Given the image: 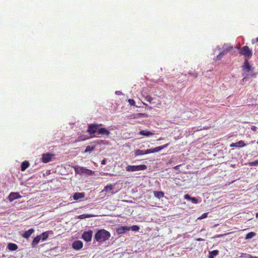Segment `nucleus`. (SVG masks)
Wrapping results in <instances>:
<instances>
[{
    "label": "nucleus",
    "instance_id": "25",
    "mask_svg": "<svg viewBox=\"0 0 258 258\" xmlns=\"http://www.w3.org/2000/svg\"><path fill=\"white\" fill-rule=\"evenodd\" d=\"M113 188V185L112 184H108L105 186L103 191L109 192L111 191Z\"/></svg>",
    "mask_w": 258,
    "mask_h": 258
},
{
    "label": "nucleus",
    "instance_id": "44",
    "mask_svg": "<svg viewBox=\"0 0 258 258\" xmlns=\"http://www.w3.org/2000/svg\"><path fill=\"white\" fill-rule=\"evenodd\" d=\"M106 163V159H104L103 160H102L101 161V164L102 165H104Z\"/></svg>",
    "mask_w": 258,
    "mask_h": 258
},
{
    "label": "nucleus",
    "instance_id": "53",
    "mask_svg": "<svg viewBox=\"0 0 258 258\" xmlns=\"http://www.w3.org/2000/svg\"><path fill=\"white\" fill-rule=\"evenodd\" d=\"M256 217H257V218L258 217V212L256 213Z\"/></svg>",
    "mask_w": 258,
    "mask_h": 258
},
{
    "label": "nucleus",
    "instance_id": "34",
    "mask_svg": "<svg viewBox=\"0 0 258 258\" xmlns=\"http://www.w3.org/2000/svg\"><path fill=\"white\" fill-rule=\"evenodd\" d=\"M192 197H191L189 195L186 194L184 196V198L187 200L190 201Z\"/></svg>",
    "mask_w": 258,
    "mask_h": 258
},
{
    "label": "nucleus",
    "instance_id": "8",
    "mask_svg": "<svg viewBox=\"0 0 258 258\" xmlns=\"http://www.w3.org/2000/svg\"><path fill=\"white\" fill-rule=\"evenodd\" d=\"M147 168V167L145 165H130V171H136L139 170H144Z\"/></svg>",
    "mask_w": 258,
    "mask_h": 258
},
{
    "label": "nucleus",
    "instance_id": "6",
    "mask_svg": "<svg viewBox=\"0 0 258 258\" xmlns=\"http://www.w3.org/2000/svg\"><path fill=\"white\" fill-rule=\"evenodd\" d=\"M101 124H91L89 125L88 128V132L90 133V134H93L95 133H98L99 126Z\"/></svg>",
    "mask_w": 258,
    "mask_h": 258
},
{
    "label": "nucleus",
    "instance_id": "13",
    "mask_svg": "<svg viewBox=\"0 0 258 258\" xmlns=\"http://www.w3.org/2000/svg\"><path fill=\"white\" fill-rule=\"evenodd\" d=\"M97 134L98 135L108 136L110 133V132L107 130L105 128L99 127Z\"/></svg>",
    "mask_w": 258,
    "mask_h": 258
},
{
    "label": "nucleus",
    "instance_id": "18",
    "mask_svg": "<svg viewBox=\"0 0 258 258\" xmlns=\"http://www.w3.org/2000/svg\"><path fill=\"white\" fill-rule=\"evenodd\" d=\"M30 165V164L28 161H23L21 166V171H25Z\"/></svg>",
    "mask_w": 258,
    "mask_h": 258
},
{
    "label": "nucleus",
    "instance_id": "26",
    "mask_svg": "<svg viewBox=\"0 0 258 258\" xmlns=\"http://www.w3.org/2000/svg\"><path fill=\"white\" fill-rule=\"evenodd\" d=\"M95 145H94V146H87L85 150L84 151V153H87L94 151L95 148Z\"/></svg>",
    "mask_w": 258,
    "mask_h": 258
},
{
    "label": "nucleus",
    "instance_id": "48",
    "mask_svg": "<svg viewBox=\"0 0 258 258\" xmlns=\"http://www.w3.org/2000/svg\"><path fill=\"white\" fill-rule=\"evenodd\" d=\"M126 168V171H129V170H130V168H129V165H128V166H127L126 167V168Z\"/></svg>",
    "mask_w": 258,
    "mask_h": 258
},
{
    "label": "nucleus",
    "instance_id": "41",
    "mask_svg": "<svg viewBox=\"0 0 258 258\" xmlns=\"http://www.w3.org/2000/svg\"><path fill=\"white\" fill-rule=\"evenodd\" d=\"M257 128L256 126H252L251 127V130L252 131L256 132L257 131Z\"/></svg>",
    "mask_w": 258,
    "mask_h": 258
},
{
    "label": "nucleus",
    "instance_id": "17",
    "mask_svg": "<svg viewBox=\"0 0 258 258\" xmlns=\"http://www.w3.org/2000/svg\"><path fill=\"white\" fill-rule=\"evenodd\" d=\"M139 134L146 137H149L150 136L153 135L154 133L150 131L142 130L140 132Z\"/></svg>",
    "mask_w": 258,
    "mask_h": 258
},
{
    "label": "nucleus",
    "instance_id": "49",
    "mask_svg": "<svg viewBox=\"0 0 258 258\" xmlns=\"http://www.w3.org/2000/svg\"><path fill=\"white\" fill-rule=\"evenodd\" d=\"M131 117L135 118V115H134V114L130 115V118H131Z\"/></svg>",
    "mask_w": 258,
    "mask_h": 258
},
{
    "label": "nucleus",
    "instance_id": "47",
    "mask_svg": "<svg viewBox=\"0 0 258 258\" xmlns=\"http://www.w3.org/2000/svg\"><path fill=\"white\" fill-rule=\"evenodd\" d=\"M249 258H258V256L250 255Z\"/></svg>",
    "mask_w": 258,
    "mask_h": 258
},
{
    "label": "nucleus",
    "instance_id": "29",
    "mask_svg": "<svg viewBox=\"0 0 258 258\" xmlns=\"http://www.w3.org/2000/svg\"><path fill=\"white\" fill-rule=\"evenodd\" d=\"M243 76H244V78L242 80V83H244V82H246L247 79L249 78V74L243 73Z\"/></svg>",
    "mask_w": 258,
    "mask_h": 258
},
{
    "label": "nucleus",
    "instance_id": "3",
    "mask_svg": "<svg viewBox=\"0 0 258 258\" xmlns=\"http://www.w3.org/2000/svg\"><path fill=\"white\" fill-rule=\"evenodd\" d=\"M239 53L244 55L245 58L249 59L250 58L252 55V52L251 49L249 48L247 46H244L241 48H239Z\"/></svg>",
    "mask_w": 258,
    "mask_h": 258
},
{
    "label": "nucleus",
    "instance_id": "36",
    "mask_svg": "<svg viewBox=\"0 0 258 258\" xmlns=\"http://www.w3.org/2000/svg\"><path fill=\"white\" fill-rule=\"evenodd\" d=\"M90 217V216L89 215H86L85 214H83V215H80L79 216V218L83 219V218H88V217Z\"/></svg>",
    "mask_w": 258,
    "mask_h": 258
},
{
    "label": "nucleus",
    "instance_id": "27",
    "mask_svg": "<svg viewBox=\"0 0 258 258\" xmlns=\"http://www.w3.org/2000/svg\"><path fill=\"white\" fill-rule=\"evenodd\" d=\"M232 48L233 47L232 46L227 44H224L223 46L224 50H226L228 52L230 51Z\"/></svg>",
    "mask_w": 258,
    "mask_h": 258
},
{
    "label": "nucleus",
    "instance_id": "31",
    "mask_svg": "<svg viewBox=\"0 0 258 258\" xmlns=\"http://www.w3.org/2000/svg\"><path fill=\"white\" fill-rule=\"evenodd\" d=\"M126 229H129V228H127V227H121L118 229L117 231L119 233H122L124 232V230Z\"/></svg>",
    "mask_w": 258,
    "mask_h": 258
},
{
    "label": "nucleus",
    "instance_id": "19",
    "mask_svg": "<svg viewBox=\"0 0 258 258\" xmlns=\"http://www.w3.org/2000/svg\"><path fill=\"white\" fill-rule=\"evenodd\" d=\"M245 146V144L242 141H240L235 143H232L231 145V147H242Z\"/></svg>",
    "mask_w": 258,
    "mask_h": 258
},
{
    "label": "nucleus",
    "instance_id": "43",
    "mask_svg": "<svg viewBox=\"0 0 258 258\" xmlns=\"http://www.w3.org/2000/svg\"><path fill=\"white\" fill-rule=\"evenodd\" d=\"M181 166V165H178L174 167V169L175 170H178L179 168V167Z\"/></svg>",
    "mask_w": 258,
    "mask_h": 258
},
{
    "label": "nucleus",
    "instance_id": "42",
    "mask_svg": "<svg viewBox=\"0 0 258 258\" xmlns=\"http://www.w3.org/2000/svg\"><path fill=\"white\" fill-rule=\"evenodd\" d=\"M226 234H218V235H215L214 237V238H218V237H221L224 235H225Z\"/></svg>",
    "mask_w": 258,
    "mask_h": 258
},
{
    "label": "nucleus",
    "instance_id": "40",
    "mask_svg": "<svg viewBox=\"0 0 258 258\" xmlns=\"http://www.w3.org/2000/svg\"><path fill=\"white\" fill-rule=\"evenodd\" d=\"M130 106H135V101L130 99Z\"/></svg>",
    "mask_w": 258,
    "mask_h": 258
},
{
    "label": "nucleus",
    "instance_id": "37",
    "mask_svg": "<svg viewBox=\"0 0 258 258\" xmlns=\"http://www.w3.org/2000/svg\"><path fill=\"white\" fill-rule=\"evenodd\" d=\"M97 144H106V143H105V141H103V140H100V141H98L97 142Z\"/></svg>",
    "mask_w": 258,
    "mask_h": 258
},
{
    "label": "nucleus",
    "instance_id": "4",
    "mask_svg": "<svg viewBox=\"0 0 258 258\" xmlns=\"http://www.w3.org/2000/svg\"><path fill=\"white\" fill-rule=\"evenodd\" d=\"M243 71L244 72V73L246 74L250 72H253V68L249 64V62L247 59L245 58L244 64L243 66Z\"/></svg>",
    "mask_w": 258,
    "mask_h": 258
},
{
    "label": "nucleus",
    "instance_id": "28",
    "mask_svg": "<svg viewBox=\"0 0 258 258\" xmlns=\"http://www.w3.org/2000/svg\"><path fill=\"white\" fill-rule=\"evenodd\" d=\"M140 229V227L137 225H133L132 226H130V230L133 231H138Z\"/></svg>",
    "mask_w": 258,
    "mask_h": 258
},
{
    "label": "nucleus",
    "instance_id": "23",
    "mask_svg": "<svg viewBox=\"0 0 258 258\" xmlns=\"http://www.w3.org/2000/svg\"><path fill=\"white\" fill-rule=\"evenodd\" d=\"M256 235V233L254 232H251L247 233L245 238V239H249L253 238L254 236Z\"/></svg>",
    "mask_w": 258,
    "mask_h": 258
},
{
    "label": "nucleus",
    "instance_id": "50",
    "mask_svg": "<svg viewBox=\"0 0 258 258\" xmlns=\"http://www.w3.org/2000/svg\"><path fill=\"white\" fill-rule=\"evenodd\" d=\"M194 76H195V77H197L198 76V74H197V73H195V74H194Z\"/></svg>",
    "mask_w": 258,
    "mask_h": 258
},
{
    "label": "nucleus",
    "instance_id": "22",
    "mask_svg": "<svg viewBox=\"0 0 258 258\" xmlns=\"http://www.w3.org/2000/svg\"><path fill=\"white\" fill-rule=\"evenodd\" d=\"M40 236H41V240L42 241H45L47 239L48 236H49V232L46 231L43 233H42L40 235Z\"/></svg>",
    "mask_w": 258,
    "mask_h": 258
},
{
    "label": "nucleus",
    "instance_id": "15",
    "mask_svg": "<svg viewBox=\"0 0 258 258\" xmlns=\"http://www.w3.org/2000/svg\"><path fill=\"white\" fill-rule=\"evenodd\" d=\"M85 194L84 192H75L73 198L74 200H78L80 199L84 198Z\"/></svg>",
    "mask_w": 258,
    "mask_h": 258
},
{
    "label": "nucleus",
    "instance_id": "39",
    "mask_svg": "<svg viewBox=\"0 0 258 258\" xmlns=\"http://www.w3.org/2000/svg\"><path fill=\"white\" fill-rule=\"evenodd\" d=\"M223 57V56L220 54V53L216 56V60H221Z\"/></svg>",
    "mask_w": 258,
    "mask_h": 258
},
{
    "label": "nucleus",
    "instance_id": "38",
    "mask_svg": "<svg viewBox=\"0 0 258 258\" xmlns=\"http://www.w3.org/2000/svg\"><path fill=\"white\" fill-rule=\"evenodd\" d=\"M228 53L226 50H223L222 51L220 52V54L223 56L226 55Z\"/></svg>",
    "mask_w": 258,
    "mask_h": 258
},
{
    "label": "nucleus",
    "instance_id": "20",
    "mask_svg": "<svg viewBox=\"0 0 258 258\" xmlns=\"http://www.w3.org/2000/svg\"><path fill=\"white\" fill-rule=\"evenodd\" d=\"M154 195L156 198L159 199L164 197V193L161 191H155L154 192Z\"/></svg>",
    "mask_w": 258,
    "mask_h": 258
},
{
    "label": "nucleus",
    "instance_id": "7",
    "mask_svg": "<svg viewBox=\"0 0 258 258\" xmlns=\"http://www.w3.org/2000/svg\"><path fill=\"white\" fill-rule=\"evenodd\" d=\"M168 144H166L161 146H159V147H156V148H154L153 149H150L146 150V153H147V154H149V153H152L159 152L161 150L166 148L168 146Z\"/></svg>",
    "mask_w": 258,
    "mask_h": 258
},
{
    "label": "nucleus",
    "instance_id": "12",
    "mask_svg": "<svg viewBox=\"0 0 258 258\" xmlns=\"http://www.w3.org/2000/svg\"><path fill=\"white\" fill-rule=\"evenodd\" d=\"M34 229L31 228L27 231H25L22 234V236L26 239H28L34 232Z\"/></svg>",
    "mask_w": 258,
    "mask_h": 258
},
{
    "label": "nucleus",
    "instance_id": "51",
    "mask_svg": "<svg viewBox=\"0 0 258 258\" xmlns=\"http://www.w3.org/2000/svg\"><path fill=\"white\" fill-rule=\"evenodd\" d=\"M143 114L142 113H138L137 114V115H139V116H140V115H142Z\"/></svg>",
    "mask_w": 258,
    "mask_h": 258
},
{
    "label": "nucleus",
    "instance_id": "35",
    "mask_svg": "<svg viewBox=\"0 0 258 258\" xmlns=\"http://www.w3.org/2000/svg\"><path fill=\"white\" fill-rule=\"evenodd\" d=\"M147 101L149 102H151V101H152L153 99L151 97H150V96H147L146 97V99H145Z\"/></svg>",
    "mask_w": 258,
    "mask_h": 258
},
{
    "label": "nucleus",
    "instance_id": "16",
    "mask_svg": "<svg viewBox=\"0 0 258 258\" xmlns=\"http://www.w3.org/2000/svg\"><path fill=\"white\" fill-rule=\"evenodd\" d=\"M7 248L11 251H14L17 250L18 247L15 243H9L8 244Z\"/></svg>",
    "mask_w": 258,
    "mask_h": 258
},
{
    "label": "nucleus",
    "instance_id": "9",
    "mask_svg": "<svg viewBox=\"0 0 258 258\" xmlns=\"http://www.w3.org/2000/svg\"><path fill=\"white\" fill-rule=\"evenodd\" d=\"M22 198V196L19 192H11L8 197V200L10 202H12L15 200Z\"/></svg>",
    "mask_w": 258,
    "mask_h": 258
},
{
    "label": "nucleus",
    "instance_id": "30",
    "mask_svg": "<svg viewBox=\"0 0 258 258\" xmlns=\"http://www.w3.org/2000/svg\"><path fill=\"white\" fill-rule=\"evenodd\" d=\"M248 164L250 166H255L258 165V160L253 162H248Z\"/></svg>",
    "mask_w": 258,
    "mask_h": 258
},
{
    "label": "nucleus",
    "instance_id": "52",
    "mask_svg": "<svg viewBox=\"0 0 258 258\" xmlns=\"http://www.w3.org/2000/svg\"><path fill=\"white\" fill-rule=\"evenodd\" d=\"M217 48L218 49H219V50H220V49H221V48H220V47L219 46L217 47Z\"/></svg>",
    "mask_w": 258,
    "mask_h": 258
},
{
    "label": "nucleus",
    "instance_id": "14",
    "mask_svg": "<svg viewBox=\"0 0 258 258\" xmlns=\"http://www.w3.org/2000/svg\"><path fill=\"white\" fill-rule=\"evenodd\" d=\"M41 239V236L37 235L36 237H34L31 246L32 247H35L40 242Z\"/></svg>",
    "mask_w": 258,
    "mask_h": 258
},
{
    "label": "nucleus",
    "instance_id": "10",
    "mask_svg": "<svg viewBox=\"0 0 258 258\" xmlns=\"http://www.w3.org/2000/svg\"><path fill=\"white\" fill-rule=\"evenodd\" d=\"M83 243L81 240H76L72 244V247L75 250H80L83 247Z\"/></svg>",
    "mask_w": 258,
    "mask_h": 258
},
{
    "label": "nucleus",
    "instance_id": "1",
    "mask_svg": "<svg viewBox=\"0 0 258 258\" xmlns=\"http://www.w3.org/2000/svg\"><path fill=\"white\" fill-rule=\"evenodd\" d=\"M110 233L105 229L99 230L95 235L94 239L98 242H104L109 238Z\"/></svg>",
    "mask_w": 258,
    "mask_h": 258
},
{
    "label": "nucleus",
    "instance_id": "11",
    "mask_svg": "<svg viewBox=\"0 0 258 258\" xmlns=\"http://www.w3.org/2000/svg\"><path fill=\"white\" fill-rule=\"evenodd\" d=\"M52 156L53 155L51 154H43L42 156V161L44 163L49 162L51 160Z\"/></svg>",
    "mask_w": 258,
    "mask_h": 258
},
{
    "label": "nucleus",
    "instance_id": "46",
    "mask_svg": "<svg viewBox=\"0 0 258 258\" xmlns=\"http://www.w3.org/2000/svg\"><path fill=\"white\" fill-rule=\"evenodd\" d=\"M204 239H202V238H198L197 239V240L198 241H203Z\"/></svg>",
    "mask_w": 258,
    "mask_h": 258
},
{
    "label": "nucleus",
    "instance_id": "33",
    "mask_svg": "<svg viewBox=\"0 0 258 258\" xmlns=\"http://www.w3.org/2000/svg\"><path fill=\"white\" fill-rule=\"evenodd\" d=\"M208 213H204L201 217H200L198 219H204V218H206V217H207V216H208Z\"/></svg>",
    "mask_w": 258,
    "mask_h": 258
},
{
    "label": "nucleus",
    "instance_id": "24",
    "mask_svg": "<svg viewBox=\"0 0 258 258\" xmlns=\"http://www.w3.org/2000/svg\"><path fill=\"white\" fill-rule=\"evenodd\" d=\"M219 251L218 250H214L210 252L209 256V258H214V257L218 254Z\"/></svg>",
    "mask_w": 258,
    "mask_h": 258
},
{
    "label": "nucleus",
    "instance_id": "21",
    "mask_svg": "<svg viewBox=\"0 0 258 258\" xmlns=\"http://www.w3.org/2000/svg\"><path fill=\"white\" fill-rule=\"evenodd\" d=\"M147 153H146V150H136L135 152V156H137L139 155H142L144 154H147Z\"/></svg>",
    "mask_w": 258,
    "mask_h": 258
},
{
    "label": "nucleus",
    "instance_id": "5",
    "mask_svg": "<svg viewBox=\"0 0 258 258\" xmlns=\"http://www.w3.org/2000/svg\"><path fill=\"white\" fill-rule=\"evenodd\" d=\"M92 234L93 231L91 230H88V231H85L82 235V238L84 241L88 242L91 241Z\"/></svg>",
    "mask_w": 258,
    "mask_h": 258
},
{
    "label": "nucleus",
    "instance_id": "32",
    "mask_svg": "<svg viewBox=\"0 0 258 258\" xmlns=\"http://www.w3.org/2000/svg\"><path fill=\"white\" fill-rule=\"evenodd\" d=\"M190 201L194 204H197L198 203V199L195 197H192Z\"/></svg>",
    "mask_w": 258,
    "mask_h": 258
},
{
    "label": "nucleus",
    "instance_id": "45",
    "mask_svg": "<svg viewBox=\"0 0 258 258\" xmlns=\"http://www.w3.org/2000/svg\"><path fill=\"white\" fill-rule=\"evenodd\" d=\"M252 43H254L255 42H258V37L255 38V40H252Z\"/></svg>",
    "mask_w": 258,
    "mask_h": 258
},
{
    "label": "nucleus",
    "instance_id": "2",
    "mask_svg": "<svg viewBox=\"0 0 258 258\" xmlns=\"http://www.w3.org/2000/svg\"><path fill=\"white\" fill-rule=\"evenodd\" d=\"M74 169L76 174H85L88 175H92L94 174V171L81 166H76L74 167Z\"/></svg>",
    "mask_w": 258,
    "mask_h": 258
}]
</instances>
